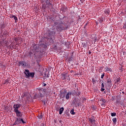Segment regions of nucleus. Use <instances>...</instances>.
Returning <instances> with one entry per match:
<instances>
[{"label": "nucleus", "mask_w": 126, "mask_h": 126, "mask_svg": "<svg viewBox=\"0 0 126 126\" xmlns=\"http://www.w3.org/2000/svg\"><path fill=\"white\" fill-rule=\"evenodd\" d=\"M38 91H39L38 94H36L34 95V98L38 99V98H43L45 97V94L47 92V89H44L43 88H37Z\"/></svg>", "instance_id": "1"}, {"label": "nucleus", "mask_w": 126, "mask_h": 126, "mask_svg": "<svg viewBox=\"0 0 126 126\" xmlns=\"http://www.w3.org/2000/svg\"><path fill=\"white\" fill-rule=\"evenodd\" d=\"M25 74L26 75V78H29V77H32L33 78L35 76V73L30 72L29 70L26 69L24 72Z\"/></svg>", "instance_id": "2"}, {"label": "nucleus", "mask_w": 126, "mask_h": 126, "mask_svg": "<svg viewBox=\"0 0 126 126\" xmlns=\"http://www.w3.org/2000/svg\"><path fill=\"white\" fill-rule=\"evenodd\" d=\"M68 28V27H64L62 25H59L56 26V29L58 32H62L63 30H66Z\"/></svg>", "instance_id": "3"}, {"label": "nucleus", "mask_w": 126, "mask_h": 126, "mask_svg": "<svg viewBox=\"0 0 126 126\" xmlns=\"http://www.w3.org/2000/svg\"><path fill=\"white\" fill-rule=\"evenodd\" d=\"M20 107H21V104H14L13 106L14 112H17V111H19V108H20Z\"/></svg>", "instance_id": "4"}, {"label": "nucleus", "mask_w": 126, "mask_h": 126, "mask_svg": "<svg viewBox=\"0 0 126 126\" xmlns=\"http://www.w3.org/2000/svg\"><path fill=\"white\" fill-rule=\"evenodd\" d=\"M21 117L17 118L16 119L15 122L13 124V126H16V125H19V124H21Z\"/></svg>", "instance_id": "5"}, {"label": "nucleus", "mask_w": 126, "mask_h": 126, "mask_svg": "<svg viewBox=\"0 0 126 126\" xmlns=\"http://www.w3.org/2000/svg\"><path fill=\"white\" fill-rule=\"evenodd\" d=\"M54 34H56V32L54 31H51L48 33V38L49 40H52L53 39V36L54 35Z\"/></svg>", "instance_id": "6"}, {"label": "nucleus", "mask_w": 126, "mask_h": 126, "mask_svg": "<svg viewBox=\"0 0 126 126\" xmlns=\"http://www.w3.org/2000/svg\"><path fill=\"white\" fill-rule=\"evenodd\" d=\"M32 51H33L35 54H37V53L39 52V47H38V45H34L33 46V50H32Z\"/></svg>", "instance_id": "7"}, {"label": "nucleus", "mask_w": 126, "mask_h": 126, "mask_svg": "<svg viewBox=\"0 0 126 126\" xmlns=\"http://www.w3.org/2000/svg\"><path fill=\"white\" fill-rule=\"evenodd\" d=\"M71 95H72V96H79V95H80V92H79L78 93H77L76 92V91L75 90H73V91H71Z\"/></svg>", "instance_id": "8"}, {"label": "nucleus", "mask_w": 126, "mask_h": 126, "mask_svg": "<svg viewBox=\"0 0 126 126\" xmlns=\"http://www.w3.org/2000/svg\"><path fill=\"white\" fill-rule=\"evenodd\" d=\"M15 113L16 115V117H18V118H22L23 116V113L20 112L19 110L15 112Z\"/></svg>", "instance_id": "9"}, {"label": "nucleus", "mask_w": 126, "mask_h": 126, "mask_svg": "<svg viewBox=\"0 0 126 126\" xmlns=\"http://www.w3.org/2000/svg\"><path fill=\"white\" fill-rule=\"evenodd\" d=\"M67 94V91H66V89L63 90L62 93H61V97L64 98Z\"/></svg>", "instance_id": "10"}, {"label": "nucleus", "mask_w": 126, "mask_h": 126, "mask_svg": "<svg viewBox=\"0 0 126 126\" xmlns=\"http://www.w3.org/2000/svg\"><path fill=\"white\" fill-rule=\"evenodd\" d=\"M34 52L33 50H31L30 51H29L28 53L27 56L29 57V58H31L34 55Z\"/></svg>", "instance_id": "11"}, {"label": "nucleus", "mask_w": 126, "mask_h": 126, "mask_svg": "<svg viewBox=\"0 0 126 126\" xmlns=\"http://www.w3.org/2000/svg\"><path fill=\"white\" fill-rule=\"evenodd\" d=\"M89 122H90L91 124H93V123H95V122H96V120H95V117L94 116H93L91 118H89Z\"/></svg>", "instance_id": "12"}, {"label": "nucleus", "mask_w": 126, "mask_h": 126, "mask_svg": "<svg viewBox=\"0 0 126 126\" xmlns=\"http://www.w3.org/2000/svg\"><path fill=\"white\" fill-rule=\"evenodd\" d=\"M70 95H71V92H69L66 94V95H65V97L66 100L69 99V96H70Z\"/></svg>", "instance_id": "13"}, {"label": "nucleus", "mask_w": 126, "mask_h": 126, "mask_svg": "<svg viewBox=\"0 0 126 126\" xmlns=\"http://www.w3.org/2000/svg\"><path fill=\"white\" fill-rule=\"evenodd\" d=\"M11 18H14L15 23H17V22L18 21V18H17L16 16L12 15Z\"/></svg>", "instance_id": "14"}, {"label": "nucleus", "mask_w": 126, "mask_h": 126, "mask_svg": "<svg viewBox=\"0 0 126 126\" xmlns=\"http://www.w3.org/2000/svg\"><path fill=\"white\" fill-rule=\"evenodd\" d=\"M100 101H102V103L101 104V106L103 107V106H106V104H105V103L106 102V99H104L103 98H102V99H100Z\"/></svg>", "instance_id": "15"}, {"label": "nucleus", "mask_w": 126, "mask_h": 126, "mask_svg": "<svg viewBox=\"0 0 126 126\" xmlns=\"http://www.w3.org/2000/svg\"><path fill=\"white\" fill-rule=\"evenodd\" d=\"M19 64L22 65V66H26V62H23V61H19Z\"/></svg>", "instance_id": "16"}, {"label": "nucleus", "mask_w": 126, "mask_h": 126, "mask_svg": "<svg viewBox=\"0 0 126 126\" xmlns=\"http://www.w3.org/2000/svg\"><path fill=\"white\" fill-rule=\"evenodd\" d=\"M104 91H105V85L104 84V83H102L101 89L100 90V91H101V92H104Z\"/></svg>", "instance_id": "17"}, {"label": "nucleus", "mask_w": 126, "mask_h": 126, "mask_svg": "<svg viewBox=\"0 0 126 126\" xmlns=\"http://www.w3.org/2000/svg\"><path fill=\"white\" fill-rule=\"evenodd\" d=\"M67 10V7H62L61 8V10H62L63 12H65V11H66Z\"/></svg>", "instance_id": "18"}, {"label": "nucleus", "mask_w": 126, "mask_h": 126, "mask_svg": "<svg viewBox=\"0 0 126 126\" xmlns=\"http://www.w3.org/2000/svg\"><path fill=\"white\" fill-rule=\"evenodd\" d=\"M63 110H64V108L63 107H62L59 110V114L60 115H62L63 114Z\"/></svg>", "instance_id": "19"}, {"label": "nucleus", "mask_w": 126, "mask_h": 126, "mask_svg": "<svg viewBox=\"0 0 126 126\" xmlns=\"http://www.w3.org/2000/svg\"><path fill=\"white\" fill-rule=\"evenodd\" d=\"M105 69H106V71H110V72H112V68L108 67H106L105 68Z\"/></svg>", "instance_id": "20"}, {"label": "nucleus", "mask_w": 126, "mask_h": 126, "mask_svg": "<svg viewBox=\"0 0 126 126\" xmlns=\"http://www.w3.org/2000/svg\"><path fill=\"white\" fill-rule=\"evenodd\" d=\"M104 13L106 14H108L109 15V14H110V9L107 8L106 10H105V11H104Z\"/></svg>", "instance_id": "21"}, {"label": "nucleus", "mask_w": 126, "mask_h": 126, "mask_svg": "<svg viewBox=\"0 0 126 126\" xmlns=\"http://www.w3.org/2000/svg\"><path fill=\"white\" fill-rule=\"evenodd\" d=\"M98 21L100 24H101V23H103V22L104 21V19H103L102 18H99V19H98Z\"/></svg>", "instance_id": "22"}, {"label": "nucleus", "mask_w": 126, "mask_h": 126, "mask_svg": "<svg viewBox=\"0 0 126 126\" xmlns=\"http://www.w3.org/2000/svg\"><path fill=\"white\" fill-rule=\"evenodd\" d=\"M112 80L110 78L107 79V83L108 84H111L112 83Z\"/></svg>", "instance_id": "23"}, {"label": "nucleus", "mask_w": 126, "mask_h": 126, "mask_svg": "<svg viewBox=\"0 0 126 126\" xmlns=\"http://www.w3.org/2000/svg\"><path fill=\"white\" fill-rule=\"evenodd\" d=\"M112 121H113V123H114V125H116L117 124V118H114L112 119Z\"/></svg>", "instance_id": "24"}, {"label": "nucleus", "mask_w": 126, "mask_h": 126, "mask_svg": "<svg viewBox=\"0 0 126 126\" xmlns=\"http://www.w3.org/2000/svg\"><path fill=\"white\" fill-rule=\"evenodd\" d=\"M70 114H71V115H75V112H74V109L71 110Z\"/></svg>", "instance_id": "25"}, {"label": "nucleus", "mask_w": 126, "mask_h": 126, "mask_svg": "<svg viewBox=\"0 0 126 126\" xmlns=\"http://www.w3.org/2000/svg\"><path fill=\"white\" fill-rule=\"evenodd\" d=\"M111 117H116V116H117V113H111Z\"/></svg>", "instance_id": "26"}, {"label": "nucleus", "mask_w": 126, "mask_h": 126, "mask_svg": "<svg viewBox=\"0 0 126 126\" xmlns=\"http://www.w3.org/2000/svg\"><path fill=\"white\" fill-rule=\"evenodd\" d=\"M42 103H43L44 106H46V98L42 100Z\"/></svg>", "instance_id": "27"}, {"label": "nucleus", "mask_w": 126, "mask_h": 126, "mask_svg": "<svg viewBox=\"0 0 126 126\" xmlns=\"http://www.w3.org/2000/svg\"><path fill=\"white\" fill-rule=\"evenodd\" d=\"M42 8L43 9H46V8H47V6H46V4H43L42 5Z\"/></svg>", "instance_id": "28"}, {"label": "nucleus", "mask_w": 126, "mask_h": 126, "mask_svg": "<svg viewBox=\"0 0 126 126\" xmlns=\"http://www.w3.org/2000/svg\"><path fill=\"white\" fill-rule=\"evenodd\" d=\"M62 77H63V80L64 79H66V78L65 77V74H62Z\"/></svg>", "instance_id": "29"}, {"label": "nucleus", "mask_w": 126, "mask_h": 126, "mask_svg": "<svg viewBox=\"0 0 126 126\" xmlns=\"http://www.w3.org/2000/svg\"><path fill=\"white\" fill-rule=\"evenodd\" d=\"M92 82H93V84H95V83H96V80H95V79H94V78L92 79Z\"/></svg>", "instance_id": "30"}, {"label": "nucleus", "mask_w": 126, "mask_h": 126, "mask_svg": "<svg viewBox=\"0 0 126 126\" xmlns=\"http://www.w3.org/2000/svg\"><path fill=\"white\" fill-rule=\"evenodd\" d=\"M93 39H94V42H96L97 41V37L96 36H94Z\"/></svg>", "instance_id": "31"}, {"label": "nucleus", "mask_w": 126, "mask_h": 126, "mask_svg": "<svg viewBox=\"0 0 126 126\" xmlns=\"http://www.w3.org/2000/svg\"><path fill=\"white\" fill-rule=\"evenodd\" d=\"M43 118V115H42V114L38 115V119H42Z\"/></svg>", "instance_id": "32"}, {"label": "nucleus", "mask_w": 126, "mask_h": 126, "mask_svg": "<svg viewBox=\"0 0 126 126\" xmlns=\"http://www.w3.org/2000/svg\"><path fill=\"white\" fill-rule=\"evenodd\" d=\"M21 122H22L23 124H26V122H25L24 120H23V119L21 118Z\"/></svg>", "instance_id": "33"}, {"label": "nucleus", "mask_w": 126, "mask_h": 126, "mask_svg": "<svg viewBox=\"0 0 126 126\" xmlns=\"http://www.w3.org/2000/svg\"><path fill=\"white\" fill-rule=\"evenodd\" d=\"M5 27V25L4 23L2 24L1 26V28H4Z\"/></svg>", "instance_id": "34"}, {"label": "nucleus", "mask_w": 126, "mask_h": 126, "mask_svg": "<svg viewBox=\"0 0 126 126\" xmlns=\"http://www.w3.org/2000/svg\"><path fill=\"white\" fill-rule=\"evenodd\" d=\"M4 84H8V79L5 81Z\"/></svg>", "instance_id": "35"}, {"label": "nucleus", "mask_w": 126, "mask_h": 126, "mask_svg": "<svg viewBox=\"0 0 126 126\" xmlns=\"http://www.w3.org/2000/svg\"><path fill=\"white\" fill-rule=\"evenodd\" d=\"M104 76H105V73H103L101 76V78L103 79L104 78Z\"/></svg>", "instance_id": "36"}, {"label": "nucleus", "mask_w": 126, "mask_h": 126, "mask_svg": "<svg viewBox=\"0 0 126 126\" xmlns=\"http://www.w3.org/2000/svg\"><path fill=\"white\" fill-rule=\"evenodd\" d=\"M120 80H121V79H120V78H117V79H116V82H118V83L119 84V82H120Z\"/></svg>", "instance_id": "37"}, {"label": "nucleus", "mask_w": 126, "mask_h": 126, "mask_svg": "<svg viewBox=\"0 0 126 126\" xmlns=\"http://www.w3.org/2000/svg\"><path fill=\"white\" fill-rule=\"evenodd\" d=\"M82 45H83V47L84 48H86V44H85V43H82Z\"/></svg>", "instance_id": "38"}, {"label": "nucleus", "mask_w": 126, "mask_h": 126, "mask_svg": "<svg viewBox=\"0 0 126 126\" xmlns=\"http://www.w3.org/2000/svg\"><path fill=\"white\" fill-rule=\"evenodd\" d=\"M65 115H66V116H67L68 117H69L70 116L69 113H68V112L66 113Z\"/></svg>", "instance_id": "39"}, {"label": "nucleus", "mask_w": 126, "mask_h": 126, "mask_svg": "<svg viewBox=\"0 0 126 126\" xmlns=\"http://www.w3.org/2000/svg\"><path fill=\"white\" fill-rule=\"evenodd\" d=\"M123 28H124V29H126V24L124 25Z\"/></svg>", "instance_id": "40"}, {"label": "nucleus", "mask_w": 126, "mask_h": 126, "mask_svg": "<svg viewBox=\"0 0 126 126\" xmlns=\"http://www.w3.org/2000/svg\"><path fill=\"white\" fill-rule=\"evenodd\" d=\"M123 2H124V3H126V0H122Z\"/></svg>", "instance_id": "41"}, {"label": "nucleus", "mask_w": 126, "mask_h": 126, "mask_svg": "<svg viewBox=\"0 0 126 126\" xmlns=\"http://www.w3.org/2000/svg\"><path fill=\"white\" fill-rule=\"evenodd\" d=\"M43 86L45 87V86H47V84H46L45 83H43L42 84Z\"/></svg>", "instance_id": "42"}, {"label": "nucleus", "mask_w": 126, "mask_h": 126, "mask_svg": "<svg viewBox=\"0 0 126 126\" xmlns=\"http://www.w3.org/2000/svg\"><path fill=\"white\" fill-rule=\"evenodd\" d=\"M80 1H81V3H83V1H84L85 0H80Z\"/></svg>", "instance_id": "43"}, {"label": "nucleus", "mask_w": 126, "mask_h": 126, "mask_svg": "<svg viewBox=\"0 0 126 126\" xmlns=\"http://www.w3.org/2000/svg\"><path fill=\"white\" fill-rule=\"evenodd\" d=\"M47 75H46V74H45V77H49V75H47V76H46ZM47 76V77H46Z\"/></svg>", "instance_id": "44"}, {"label": "nucleus", "mask_w": 126, "mask_h": 126, "mask_svg": "<svg viewBox=\"0 0 126 126\" xmlns=\"http://www.w3.org/2000/svg\"><path fill=\"white\" fill-rule=\"evenodd\" d=\"M49 5H51V7H53V4L52 3H49Z\"/></svg>", "instance_id": "45"}, {"label": "nucleus", "mask_w": 126, "mask_h": 126, "mask_svg": "<svg viewBox=\"0 0 126 126\" xmlns=\"http://www.w3.org/2000/svg\"><path fill=\"white\" fill-rule=\"evenodd\" d=\"M91 53H92V52H91V51L90 50V51H89V54L90 55H91Z\"/></svg>", "instance_id": "46"}, {"label": "nucleus", "mask_w": 126, "mask_h": 126, "mask_svg": "<svg viewBox=\"0 0 126 126\" xmlns=\"http://www.w3.org/2000/svg\"><path fill=\"white\" fill-rule=\"evenodd\" d=\"M72 72H73V70H71V71H70V73H72Z\"/></svg>", "instance_id": "47"}, {"label": "nucleus", "mask_w": 126, "mask_h": 126, "mask_svg": "<svg viewBox=\"0 0 126 126\" xmlns=\"http://www.w3.org/2000/svg\"><path fill=\"white\" fill-rule=\"evenodd\" d=\"M123 94H125V92H122Z\"/></svg>", "instance_id": "48"}, {"label": "nucleus", "mask_w": 126, "mask_h": 126, "mask_svg": "<svg viewBox=\"0 0 126 126\" xmlns=\"http://www.w3.org/2000/svg\"><path fill=\"white\" fill-rule=\"evenodd\" d=\"M46 0V2H47L48 0Z\"/></svg>", "instance_id": "49"}, {"label": "nucleus", "mask_w": 126, "mask_h": 126, "mask_svg": "<svg viewBox=\"0 0 126 126\" xmlns=\"http://www.w3.org/2000/svg\"><path fill=\"white\" fill-rule=\"evenodd\" d=\"M56 110L59 111V109H58V108H57V109H56Z\"/></svg>", "instance_id": "50"}, {"label": "nucleus", "mask_w": 126, "mask_h": 126, "mask_svg": "<svg viewBox=\"0 0 126 126\" xmlns=\"http://www.w3.org/2000/svg\"><path fill=\"white\" fill-rule=\"evenodd\" d=\"M96 25H98V23L96 22Z\"/></svg>", "instance_id": "51"}, {"label": "nucleus", "mask_w": 126, "mask_h": 126, "mask_svg": "<svg viewBox=\"0 0 126 126\" xmlns=\"http://www.w3.org/2000/svg\"><path fill=\"white\" fill-rule=\"evenodd\" d=\"M60 37H62V35H60Z\"/></svg>", "instance_id": "52"}]
</instances>
